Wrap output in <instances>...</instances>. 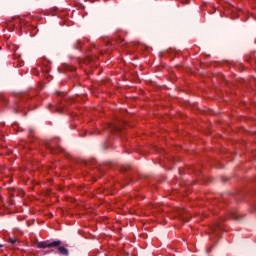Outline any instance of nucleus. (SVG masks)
<instances>
[{
  "label": "nucleus",
  "instance_id": "obj_2",
  "mask_svg": "<svg viewBox=\"0 0 256 256\" xmlns=\"http://www.w3.org/2000/svg\"><path fill=\"white\" fill-rule=\"evenodd\" d=\"M177 215L181 221L187 222L190 219L189 213L185 209H178L177 210Z\"/></svg>",
  "mask_w": 256,
  "mask_h": 256
},
{
  "label": "nucleus",
  "instance_id": "obj_1",
  "mask_svg": "<svg viewBox=\"0 0 256 256\" xmlns=\"http://www.w3.org/2000/svg\"><path fill=\"white\" fill-rule=\"evenodd\" d=\"M63 242H61V240H55L53 242H38L37 243V247L38 249H51L53 247H59V245H62Z\"/></svg>",
  "mask_w": 256,
  "mask_h": 256
},
{
  "label": "nucleus",
  "instance_id": "obj_9",
  "mask_svg": "<svg viewBox=\"0 0 256 256\" xmlns=\"http://www.w3.org/2000/svg\"><path fill=\"white\" fill-rule=\"evenodd\" d=\"M10 243H11V245H15L17 243V239L10 238Z\"/></svg>",
  "mask_w": 256,
  "mask_h": 256
},
{
  "label": "nucleus",
  "instance_id": "obj_10",
  "mask_svg": "<svg viewBox=\"0 0 256 256\" xmlns=\"http://www.w3.org/2000/svg\"><path fill=\"white\" fill-rule=\"evenodd\" d=\"M121 171H122V172L129 171V166L122 167V168H121Z\"/></svg>",
  "mask_w": 256,
  "mask_h": 256
},
{
  "label": "nucleus",
  "instance_id": "obj_4",
  "mask_svg": "<svg viewBox=\"0 0 256 256\" xmlns=\"http://www.w3.org/2000/svg\"><path fill=\"white\" fill-rule=\"evenodd\" d=\"M45 147L46 149L50 150V153H58L59 151V148L53 147V142H46Z\"/></svg>",
  "mask_w": 256,
  "mask_h": 256
},
{
  "label": "nucleus",
  "instance_id": "obj_3",
  "mask_svg": "<svg viewBox=\"0 0 256 256\" xmlns=\"http://www.w3.org/2000/svg\"><path fill=\"white\" fill-rule=\"evenodd\" d=\"M54 248L58 249V252L60 253V255L69 256V250L64 246H61V244Z\"/></svg>",
  "mask_w": 256,
  "mask_h": 256
},
{
  "label": "nucleus",
  "instance_id": "obj_12",
  "mask_svg": "<svg viewBox=\"0 0 256 256\" xmlns=\"http://www.w3.org/2000/svg\"><path fill=\"white\" fill-rule=\"evenodd\" d=\"M58 93V95H61V92H57Z\"/></svg>",
  "mask_w": 256,
  "mask_h": 256
},
{
  "label": "nucleus",
  "instance_id": "obj_8",
  "mask_svg": "<svg viewBox=\"0 0 256 256\" xmlns=\"http://www.w3.org/2000/svg\"><path fill=\"white\" fill-rule=\"evenodd\" d=\"M232 218L234 219V221H239V216L237 214H232Z\"/></svg>",
  "mask_w": 256,
  "mask_h": 256
},
{
  "label": "nucleus",
  "instance_id": "obj_5",
  "mask_svg": "<svg viewBox=\"0 0 256 256\" xmlns=\"http://www.w3.org/2000/svg\"><path fill=\"white\" fill-rule=\"evenodd\" d=\"M219 229H221V224L216 223L214 226L211 227V231L212 233H214V235H217V231H219Z\"/></svg>",
  "mask_w": 256,
  "mask_h": 256
},
{
  "label": "nucleus",
  "instance_id": "obj_11",
  "mask_svg": "<svg viewBox=\"0 0 256 256\" xmlns=\"http://www.w3.org/2000/svg\"><path fill=\"white\" fill-rule=\"evenodd\" d=\"M112 130H113V131H120V128H119V127L114 126V127L112 128Z\"/></svg>",
  "mask_w": 256,
  "mask_h": 256
},
{
  "label": "nucleus",
  "instance_id": "obj_6",
  "mask_svg": "<svg viewBox=\"0 0 256 256\" xmlns=\"http://www.w3.org/2000/svg\"><path fill=\"white\" fill-rule=\"evenodd\" d=\"M35 133V129L33 128H29L28 129V134H29V137H32V135Z\"/></svg>",
  "mask_w": 256,
  "mask_h": 256
},
{
  "label": "nucleus",
  "instance_id": "obj_7",
  "mask_svg": "<svg viewBox=\"0 0 256 256\" xmlns=\"http://www.w3.org/2000/svg\"><path fill=\"white\" fill-rule=\"evenodd\" d=\"M56 111L58 113H63V106H56Z\"/></svg>",
  "mask_w": 256,
  "mask_h": 256
}]
</instances>
